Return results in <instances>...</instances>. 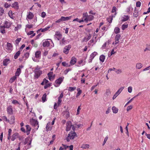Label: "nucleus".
Returning <instances> with one entry per match:
<instances>
[{"mask_svg": "<svg viewBox=\"0 0 150 150\" xmlns=\"http://www.w3.org/2000/svg\"><path fill=\"white\" fill-rule=\"evenodd\" d=\"M35 74L34 77L35 79H38L41 75L42 74V71L40 69V68L37 66L35 68L34 71Z\"/></svg>", "mask_w": 150, "mask_h": 150, "instance_id": "nucleus-1", "label": "nucleus"}, {"mask_svg": "<svg viewBox=\"0 0 150 150\" xmlns=\"http://www.w3.org/2000/svg\"><path fill=\"white\" fill-rule=\"evenodd\" d=\"M76 136V134L74 131L71 132L68 134L66 138L67 141L69 142L70 139H73Z\"/></svg>", "mask_w": 150, "mask_h": 150, "instance_id": "nucleus-2", "label": "nucleus"}, {"mask_svg": "<svg viewBox=\"0 0 150 150\" xmlns=\"http://www.w3.org/2000/svg\"><path fill=\"white\" fill-rule=\"evenodd\" d=\"M30 124L33 126L35 127L36 130H38L39 127L38 122L34 119H32L30 120Z\"/></svg>", "mask_w": 150, "mask_h": 150, "instance_id": "nucleus-3", "label": "nucleus"}, {"mask_svg": "<svg viewBox=\"0 0 150 150\" xmlns=\"http://www.w3.org/2000/svg\"><path fill=\"white\" fill-rule=\"evenodd\" d=\"M41 56V52L40 51H37L35 53V57L36 59L33 58V60L35 62H38V60L40 58Z\"/></svg>", "mask_w": 150, "mask_h": 150, "instance_id": "nucleus-4", "label": "nucleus"}, {"mask_svg": "<svg viewBox=\"0 0 150 150\" xmlns=\"http://www.w3.org/2000/svg\"><path fill=\"white\" fill-rule=\"evenodd\" d=\"M64 79V77L62 76L56 80L55 81V84L54 85V86L56 87H58L63 81Z\"/></svg>", "mask_w": 150, "mask_h": 150, "instance_id": "nucleus-5", "label": "nucleus"}, {"mask_svg": "<svg viewBox=\"0 0 150 150\" xmlns=\"http://www.w3.org/2000/svg\"><path fill=\"white\" fill-rule=\"evenodd\" d=\"M7 113L8 114L12 115L13 113V110L12 105H8L6 108Z\"/></svg>", "mask_w": 150, "mask_h": 150, "instance_id": "nucleus-6", "label": "nucleus"}, {"mask_svg": "<svg viewBox=\"0 0 150 150\" xmlns=\"http://www.w3.org/2000/svg\"><path fill=\"white\" fill-rule=\"evenodd\" d=\"M73 125L70 121H68L66 123V130L67 131H69L70 130L71 127H72Z\"/></svg>", "mask_w": 150, "mask_h": 150, "instance_id": "nucleus-7", "label": "nucleus"}, {"mask_svg": "<svg viewBox=\"0 0 150 150\" xmlns=\"http://www.w3.org/2000/svg\"><path fill=\"white\" fill-rule=\"evenodd\" d=\"M71 47L70 45H68L66 46L64 48L63 52L66 54H67L69 52V50H70Z\"/></svg>", "mask_w": 150, "mask_h": 150, "instance_id": "nucleus-8", "label": "nucleus"}, {"mask_svg": "<svg viewBox=\"0 0 150 150\" xmlns=\"http://www.w3.org/2000/svg\"><path fill=\"white\" fill-rule=\"evenodd\" d=\"M121 37V35L120 34H117L115 37V42L113 43V44H114L115 45H116L120 42L119 40Z\"/></svg>", "mask_w": 150, "mask_h": 150, "instance_id": "nucleus-9", "label": "nucleus"}, {"mask_svg": "<svg viewBox=\"0 0 150 150\" xmlns=\"http://www.w3.org/2000/svg\"><path fill=\"white\" fill-rule=\"evenodd\" d=\"M62 35L59 32H56L54 35V39L55 40H59L62 38Z\"/></svg>", "mask_w": 150, "mask_h": 150, "instance_id": "nucleus-10", "label": "nucleus"}, {"mask_svg": "<svg viewBox=\"0 0 150 150\" xmlns=\"http://www.w3.org/2000/svg\"><path fill=\"white\" fill-rule=\"evenodd\" d=\"M12 23L11 22L8 21H6L4 23L3 26L6 28H9L11 26Z\"/></svg>", "mask_w": 150, "mask_h": 150, "instance_id": "nucleus-11", "label": "nucleus"}, {"mask_svg": "<svg viewBox=\"0 0 150 150\" xmlns=\"http://www.w3.org/2000/svg\"><path fill=\"white\" fill-rule=\"evenodd\" d=\"M62 114L66 118H68L70 116L69 112L68 110H66L62 112Z\"/></svg>", "mask_w": 150, "mask_h": 150, "instance_id": "nucleus-12", "label": "nucleus"}, {"mask_svg": "<svg viewBox=\"0 0 150 150\" xmlns=\"http://www.w3.org/2000/svg\"><path fill=\"white\" fill-rule=\"evenodd\" d=\"M33 21L32 22L31 24H27L26 25V27L27 28H28L29 29H30V28H32L33 25L35 24V22H36L37 21L36 19H34L32 20Z\"/></svg>", "mask_w": 150, "mask_h": 150, "instance_id": "nucleus-13", "label": "nucleus"}, {"mask_svg": "<svg viewBox=\"0 0 150 150\" xmlns=\"http://www.w3.org/2000/svg\"><path fill=\"white\" fill-rule=\"evenodd\" d=\"M76 58L74 57H72L70 62V66L76 63Z\"/></svg>", "mask_w": 150, "mask_h": 150, "instance_id": "nucleus-14", "label": "nucleus"}, {"mask_svg": "<svg viewBox=\"0 0 150 150\" xmlns=\"http://www.w3.org/2000/svg\"><path fill=\"white\" fill-rule=\"evenodd\" d=\"M31 141L32 139L30 137H27L25 139L24 144L25 145L27 144H28L30 145L31 144Z\"/></svg>", "mask_w": 150, "mask_h": 150, "instance_id": "nucleus-15", "label": "nucleus"}, {"mask_svg": "<svg viewBox=\"0 0 150 150\" xmlns=\"http://www.w3.org/2000/svg\"><path fill=\"white\" fill-rule=\"evenodd\" d=\"M50 45V42L47 40L43 41L42 45L44 47H48Z\"/></svg>", "mask_w": 150, "mask_h": 150, "instance_id": "nucleus-16", "label": "nucleus"}, {"mask_svg": "<svg viewBox=\"0 0 150 150\" xmlns=\"http://www.w3.org/2000/svg\"><path fill=\"white\" fill-rule=\"evenodd\" d=\"M33 16H34V15H33V14L30 12H29L28 13V14L27 15V17L26 19L28 21L29 23V21L28 20V19H32L33 18Z\"/></svg>", "mask_w": 150, "mask_h": 150, "instance_id": "nucleus-17", "label": "nucleus"}, {"mask_svg": "<svg viewBox=\"0 0 150 150\" xmlns=\"http://www.w3.org/2000/svg\"><path fill=\"white\" fill-rule=\"evenodd\" d=\"M88 13H84L83 14L82 19H83L84 22H87Z\"/></svg>", "mask_w": 150, "mask_h": 150, "instance_id": "nucleus-18", "label": "nucleus"}, {"mask_svg": "<svg viewBox=\"0 0 150 150\" xmlns=\"http://www.w3.org/2000/svg\"><path fill=\"white\" fill-rule=\"evenodd\" d=\"M10 60L9 59H6L4 60L3 61V65L5 66H7L9 63H10Z\"/></svg>", "mask_w": 150, "mask_h": 150, "instance_id": "nucleus-19", "label": "nucleus"}, {"mask_svg": "<svg viewBox=\"0 0 150 150\" xmlns=\"http://www.w3.org/2000/svg\"><path fill=\"white\" fill-rule=\"evenodd\" d=\"M26 133L27 135H29L30 134V132L31 131V128L30 126L28 125L26 126Z\"/></svg>", "mask_w": 150, "mask_h": 150, "instance_id": "nucleus-20", "label": "nucleus"}, {"mask_svg": "<svg viewBox=\"0 0 150 150\" xmlns=\"http://www.w3.org/2000/svg\"><path fill=\"white\" fill-rule=\"evenodd\" d=\"M82 126V125L80 124H75L72 126V129L74 131L76 128H79Z\"/></svg>", "mask_w": 150, "mask_h": 150, "instance_id": "nucleus-21", "label": "nucleus"}, {"mask_svg": "<svg viewBox=\"0 0 150 150\" xmlns=\"http://www.w3.org/2000/svg\"><path fill=\"white\" fill-rule=\"evenodd\" d=\"M12 44L8 42L7 44V49L8 51V52H10L12 50Z\"/></svg>", "mask_w": 150, "mask_h": 150, "instance_id": "nucleus-22", "label": "nucleus"}, {"mask_svg": "<svg viewBox=\"0 0 150 150\" xmlns=\"http://www.w3.org/2000/svg\"><path fill=\"white\" fill-rule=\"evenodd\" d=\"M129 16H124L121 18V21L125 22L127 21L129 18Z\"/></svg>", "mask_w": 150, "mask_h": 150, "instance_id": "nucleus-23", "label": "nucleus"}, {"mask_svg": "<svg viewBox=\"0 0 150 150\" xmlns=\"http://www.w3.org/2000/svg\"><path fill=\"white\" fill-rule=\"evenodd\" d=\"M72 17H73V16H67V17H66L62 16L63 21H67L70 20Z\"/></svg>", "mask_w": 150, "mask_h": 150, "instance_id": "nucleus-24", "label": "nucleus"}, {"mask_svg": "<svg viewBox=\"0 0 150 150\" xmlns=\"http://www.w3.org/2000/svg\"><path fill=\"white\" fill-rule=\"evenodd\" d=\"M18 134L17 133H16L13 134L12 136L11 139L12 141H14L15 139L18 137Z\"/></svg>", "mask_w": 150, "mask_h": 150, "instance_id": "nucleus-25", "label": "nucleus"}, {"mask_svg": "<svg viewBox=\"0 0 150 150\" xmlns=\"http://www.w3.org/2000/svg\"><path fill=\"white\" fill-rule=\"evenodd\" d=\"M5 28L3 26H1L0 27V31L2 34H4L6 33V31L5 29Z\"/></svg>", "mask_w": 150, "mask_h": 150, "instance_id": "nucleus-26", "label": "nucleus"}, {"mask_svg": "<svg viewBox=\"0 0 150 150\" xmlns=\"http://www.w3.org/2000/svg\"><path fill=\"white\" fill-rule=\"evenodd\" d=\"M50 124H51L50 122H49L47 123L46 127L47 130L48 131L51 129L52 128V126H51Z\"/></svg>", "mask_w": 150, "mask_h": 150, "instance_id": "nucleus-27", "label": "nucleus"}, {"mask_svg": "<svg viewBox=\"0 0 150 150\" xmlns=\"http://www.w3.org/2000/svg\"><path fill=\"white\" fill-rule=\"evenodd\" d=\"M128 27V24L127 23H125L124 24L122 25L121 28L123 30H125Z\"/></svg>", "mask_w": 150, "mask_h": 150, "instance_id": "nucleus-28", "label": "nucleus"}, {"mask_svg": "<svg viewBox=\"0 0 150 150\" xmlns=\"http://www.w3.org/2000/svg\"><path fill=\"white\" fill-rule=\"evenodd\" d=\"M66 40H65V38H63L62 40L60 41V45L61 46L64 45L66 43Z\"/></svg>", "mask_w": 150, "mask_h": 150, "instance_id": "nucleus-29", "label": "nucleus"}, {"mask_svg": "<svg viewBox=\"0 0 150 150\" xmlns=\"http://www.w3.org/2000/svg\"><path fill=\"white\" fill-rule=\"evenodd\" d=\"M12 7L15 9H18V6L17 2H16L12 5Z\"/></svg>", "mask_w": 150, "mask_h": 150, "instance_id": "nucleus-30", "label": "nucleus"}, {"mask_svg": "<svg viewBox=\"0 0 150 150\" xmlns=\"http://www.w3.org/2000/svg\"><path fill=\"white\" fill-rule=\"evenodd\" d=\"M21 72V70L20 68H18L15 73V75L17 76H19Z\"/></svg>", "mask_w": 150, "mask_h": 150, "instance_id": "nucleus-31", "label": "nucleus"}, {"mask_svg": "<svg viewBox=\"0 0 150 150\" xmlns=\"http://www.w3.org/2000/svg\"><path fill=\"white\" fill-rule=\"evenodd\" d=\"M89 145L88 144H82L81 146V148L83 149H88L89 147Z\"/></svg>", "mask_w": 150, "mask_h": 150, "instance_id": "nucleus-32", "label": "nucleus"}, {"mask_svg": "<svg viewBox=\"0 0 150 150\" xmlns=\"http://www.w3.org/2000/svg\"><path fill=\"white\" fill-rule=\"evenodd\" d=\"M112 110L113 112L114 113H117L118 112V109L115 106L112 107Z\"/></svg>", "mask_w": 150, "mask_h": 150, "instance_id": "nucleus-33", "label": "nucleus"}, {"mask_svg": "<svg viewBox=\"0 0 150 150\" xmlns=\"http://www.w3.org/2000/svg\"><path fill=\"white\" fill-rule=\"evenodd\" d=\"M17 76H13L9 80V82L10 83H12L17 78Z\"/></svg>", "mask_w": 150, "mask_h": 150, "instance_id": "nucleus-34", "label": "nucleus"}, {"mask_svg": "<svg viewBox=\"0 0 150 150\" xmlns=\"http://www.w3.org/2000/svg\"><path fill=\"white\" fill-rule=\"evenodd\" d=\"M8 14L9 16L12 19H14L15 17L13 16L12 12L11 11H9L8 13Z\"/></svg>", "mask_w": 150, "mask_h": 150, "instance_id": "nucleus-35", "label": "nucleus"}, {"mask_svg": "<svg viewBox=\"0 0 150 150\" xmlns=\"http://www.w3.org/2000/svg\"><path fill=\"white\" fill-rule=\"evenodd\" d=\"M50 26H48L47 27L45 28H40V30L42 32H43L48 30L50 28Z\"/></svg>", "mask_w": 150, "mask_h": 150, "instance_id": "nucleus-36", "label": "nucleus"}, {"mask_svg": "<svg viewBox=\"0 0 150 150\" xmlns=\"http://www.w3.org/2000/svg\"><path fill=\"white\" fill-rule=\"evenodd\" d=\"M15 117L14 116H12L11 117L10 122H9L10 124H12L15 122Z\"/></svg>", "mask_w": 150, "mask_h": 150, "instance_id": "nucleus-37", "label": "nucleus"}, {"mask_svg": "<svg viewBox=\"0 0 150 150\" xmlns=\"http://www.w3.org/2000/svg\"><path fill=\"white\" fill-rule=\"evenodd\" d=\"M105 59V56L103 55H102L100 57V60L102 62H104Z\"/></svg>", "mask_w": 150, "mask_h": 150, "instance_id": "nucleus-38", "label": "nucleus"}, {"mask_svg": "<svg viewBox=\"0 0 150 150\" xmlns=\"http://www.w3.org/2000/svg\"><path fill=\"white\" fill-rule=\"evenodd\" d=\"M91 34H89L88 35L86 36V37L84 38V40L87 41L91 39Z\"/></svg>", "mask_w": 150, "mask_h": 150, "instance_id": "nucleus-39", "label": "nucleus"}, {"mask_svg": "<svg viewBox=\"0 0 150 150\" xmlns=\"http://www.w3.org/2000/svg\"><path fill=\"white\" fill-rule=\"evenodd\" d=\"M94 18V17L93 16L91 15H90L89 16L88 15L87 17V22L88 21H91Z\"/></svg>", "mask_w": 150, "mask_h": 150, "instance_id": "nucleus-40", "label": "nucleus"}, {"mask_svg": "<svg viewBox=\"0 0 150 150\" xmlns=\"http://www.w3.org/2000/svg\"><path fill=\"white\" fill-rule=\"evenodd\" d=\"M139 15V12L135 10V12L133 14V16L135 17H137Z\"/></svg>", "mask_w": 150, "mask_h": 150, "instance_id": "nucleus-41", "label": "nucleus"}, {"mask_svg": "<svg viewBox=\"0 0 150 150\" xmlns=\"http://www.w3.org/2000/svg\"><path fill=\"white\" fill-rule=\"evenodd\" d=\"M120 29L118 27H116L115 28L114 30V32L116 34H117L120 32Z\"/></svg>", "mask_w": 150, "mask_h": 150, "instance_id": "nucleus-42", "label": "nucleus"}, {"mask_svg": "<svg viewBox=\"0 0 150 150\" xmlns=\"http://www.w3.org/2000/svg\"><path fill=\"white\" fill-rule=\"evenodd\" d=\"M97 54L98 53L97 52H94L91 54L90 57L93 59L95 57Z\"/></svg>", "mask_w": 150, "mask_h": 150, "instance_id": "nucleus-43", "label": "nucleus"}, {"mask_svg": "<svg viewBox=\"0 0 150 150\" xmlns=\"http://www.w3.org/2000/svg\"><path fill=\"white\" fill-rule=\"evenodd\" d=\"M142 67V64L141 63H138L136 65V68L138 69H140Z\"/></svg>", "mask_w": 150, "mask_h": 150, "instance_id": "nucleus-44", "label": "nucleus"}, {"mask_svg": "<svg viewBox=\"0 0 150 150\" xmlns=\"http://www.w3.org/2000/svg\"><path fill=\"white\" fill-rule=\"evenodd\" d=\"M20 51H18L14 56V58L15 59H16L18 58V56L20 55Z\"/></svg>", "mask_w": 150, "mask_h": 150, "instance_id": "nucleus-45", "label": "nucleus"}, {"mask_svg": "<svg viewBox=\"0 0 150 150\" xmlns=\"http://www.w3.org/2000/svg\"><path fill=\"white\" fill-rule=\"evenodd\" d=\"M78 93H77L76 97H77L79 96L82 93V91L80 90V88H78L77 89Z\"/></svg>", "mask_w": 150, "mask_h": 150, "instance_id": "nucleus-46", "label": "nucleus"}, {"mask_svg": "<svg viewBox=\"0 0 150 150\" xmlns=\"http://www.w3.org/2000/svg\"><path fill=\"white\" fill-rule=\"evenodd\" d=\"M112 16H110L107 18V20L110 23H111L112 22Z\"/></svg>", "mask_w": 150, "mask_h": 150, "instance_id": "nucleus-47", "label": "nucleus"}, {"mask_svg": "<svg viewBox=\"0 0 150 150\" xmlns=\"http://www.w3.org/2000/svg\"><path fill=\"white\" fill-rule=\"evenodd\" d=\"M111 94V92L110 90L109 89H107L106 90V92H105V95L106 96H109Z\"/></svg>", "mask_w": 150, "mask_h": 150, "instance_id": "nucleus-48", "label": "nucleus"}, {"mask_svg": "<svg viewBox=\"0 0 150 150\" xmlns=\"http://www.w3.org/2000/svg\"><path fill=\"white\" fill-rule=\"evenodd\" d=\"M62 64L64 67H69L70 66V65H69L68 63H66L65 62H63L62 63Z\"/></svg>", "mask_w": 150, "mask_h": 150, "instance_id": "nucleus-49", "label": "nucleus"}, {"mask_svg": "<svg viewBox=\"0 0 150 150\" xmlns=\"http://www.w3.org/2000/svg\"><path fill=\"white\" fill-rule=\"evenodd\" d=\"M46 93H45L43 95L42 97V102H44L46 100Z\"/></svg>", "mask_w": 150, "mask_h": 150, "instance_id": "nucleus-50", "label": "nucleus"}, {"mask_svg": "<svg viewBox=\"0 0 150 150\" xmlns=\"http://www.w3.org/2000/svg\"><path fill=\"white\" fill-rule=\"evenodd\" d=\"M81 105H80L78 107V108H77V113L76 114V115H79L80 113V111L81 110Z\"/></svg>", "mask_w": 150, "mask_h": 150, "instance_id": "nucleus-51", "label": "nucleus"}, {"mask_svg": "<svg viewBox=\"0 0 150 150\" xmlns=\"http://www.w3.org/2000/svg\"><path fill=\"white\" fill-rule=\"evenodd\" d=\"M76 87H69L68 90L70 91H72L76 89Z\"/></svg>", "mask_w": 150, "mask_h": 150, "instance_id": "nucleus-52", "label": "nucleus"}, {"mask_svg": "<svg viewBox=\"0 0 150 150\" xmlns=\"http://www.w3.org/2000/svg\"><path fill=\"white\" fill-rule=\"evenodd\" d=\"M132 90V88L131 86H129L127 88V91L129 93H131Z\"/></svg>", "mask_w": 150, "mask_h": 150, "instance_id": "nucleus-53", "label": "nucleus"}, {"mask_svg": "<svg viewBox=\"0 0 150 150\" xmlns=\"http://www.w3.org/2000/svg\"><path fill=\"white\" fill-rule=\"evenodd\" d=\"M108 136H106L105 137V138L104 141L102 144L103 146H104L106 142H107L108 139Z\"/></svg>", "mask_w": 150, "mask_h": 150, "instance_id": "nucleus-54", "label": "nucleus"}, {"mask_svg": "<svg viewBox=\"0 0 150 150\" xmlns=\"http://www.w3.org/2000/svg\"><path fill=\"white\" fill-rule=\"evenodd\" d=\"M12 103L14 105L19 104L17 100H13Z\"/></svg>", "mask_w": 150, "mask_h": 150, "instance_id": "nucleus-55", "label": "nucleus"}, {"mask_svg": "<svg viewBox=\"0 0 150 150\" xmlns=\"http://www.w3.org/2000/svg\"><path fill=\"white\" fill-rule=\"evenodd\" d=\"M97 34H96L95 33H94L93 36V38L92 39H93L94 41H95V42H97L96 38L97 37Z\"/></svg>", "mask_w": 150, "mask_h": 150, "instance_id": "nucleus-56", "label": "nucleus"}, {"mask_svg": "<svg viewBox=\"0 0 150 150\" xmlns=\"http://www.w3.org/2000/svg\"><path fill=\"white\" fill-rule=\"evenodd\" d=\"M115 73L117 74H120L122 72V70L120 69H118L115 71Z\"/></svg>", "mask_w": 150, "mask_h": 150, "instance_id": "nucleus-57", "label": "nucleus"}, {"mask_svg": "<svg viewBox=\"0 0 150 150\" xmlns=\"http://www.w3.org/2000/svg\"><path fill=\"white\" fill-rule=\"evenodd\" d=\"M78 63L80 65H83L85 64V63H83V60H81L79 61Z\"/></svg>", "mask_w": 150, "mask_h": 150, "instance_id": "nucleus-58", "label": "nucleus"}, {"mask_svg": "<svg viewBox=\"0 0 150 150\" xmlns=\"http://www.w3.org/2000/svg\"><path fill=\"white\" fill-rule=\"evenodd\" d=\"M21 38H18L16 40V45H18V43L21 41Z\"/></svg>", "mask_w": 150, "mask_h": 150, "instance_id": "nucleus-59", "label": "nucleus"}, {"mask_svg": "<svg viewBox=\"0 0 150 150\" xmlns=\"http://www.w3.org/2000/svg\"><path fill=\"white\" fill-rule=\"evenodd\" d=\"M116 10H117V8H116V7H115V6H113L112 7V13L115 12V15L116 14Z\"/></svg>", "mask_w": 150, "mask_h": 150, "instance_id": "nucleus-60", "label": "nucleus"}, {"mask_svg": "<svg viewBox=\"0 0 150 150\" xmlns=\"http://www.w3.org/2000/svg\"><path fill=\"white\" fill-rule=\"evenodd\" d=\"M63 21V19L62 18V16H61L60 18H59V19L57 20L56 22V23H59Z\"/></svg>", "mask_w": 150, "mask_h": 150, "instance_id": "nucleus-61", "label": "nucleus"}, {"mask_svg": "<svg viewBox=\"0 0 150 150\" xmlns=\"http://www.w3.org/2000/svg\"><path fill=\"white\" fill-rule=\"evenodd\" d=\"M2 118L3 120L9 122V120L7 119V117L6 116H3L2 117Z\"/></svg>", "mask_w": 150, "mask_h": 150, "instance_id": "nucleus-62", "label": "nucleus"}, {"mask_svg": "<svg viewBox=\"0 0 150 150\" xmlns=\"http://www.w3.org/2000/svg\"><path fill=\"white\" fill-rule=\"evenodd\" d=\"M4 12V10L2 8H0V15H2Z\"/></svg>", "mask_w": 150, "mask_h": 150, "instance_id": "nucleus-63", "label": "nucleus"}, {"mask_svg": "<svg viewBox=\"0 0 150 150\" xmlns=\"http://www.w3.org/2000/svg\"><path fill=\"white\" fill-rule=\"evenodd\" d=\"M46 14L45 12H42L41 13V16L42 18H44L45 17V16H46Z\"/></svg>", "mask_w": 150, "mask_h": 150, "instance_id": "nucleus-64", "label": "nucleus"}]
</instances>
